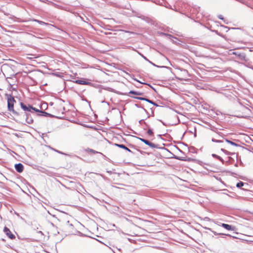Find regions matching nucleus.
Masks as SVG:
<instances>
[{
  "instance_id": "obj_1",
  "label": "nucleus",
  "mask_w": 253,
  "mask_h": 253,
  "mask_svg": "<svg viewBox=\"0 0 253 253\" xmlns=\"http://www.w3.org/2000/svg\"><path fill=\"white\" fill-rule=\"evenodd\" d=\"M5 95L7 98L8 111L12 112L14 115L16 116L20 115V114L14 109V103H16V100L14 97L12 95V94H10L6 93Z\"/></svg>"
},
{
  "instance_id": "obj_2",
  "label": "nucleus",
  "mask_w": 253,
  "mask_h": 253,
  "mask_svg": "<svg viewBox=\"0 0 253 253\" xmlns=\"http://www.w3.org/2000/svg\"><path fill=\"white\" fill-rule=\"evenodd\" d=\"M20 105L21 109L24 111V114H27V113H35L38 111V109L29 104H26L21 102Z\"/></svg>"
},
{
  "instance_id": "obj_3",
  "label": "nucleus",
  "mask_w": 253,
  "mask_h": 253,
  "mask_svg": "<svg viewBox=\"0 0 253 253\" xmlns=\"http://www.w3.org/2000/svg\"><path fill=\"white\" fill-rule=\"evenodd\" d=\"M34 114V113H27V114L23 115V116L26 118V122L27 124H32L33 123L34 120L32 116V114Z\"/></svg>"
},
{
  "instance_id": "obj_4",
  "label": "nucleus",
  "mask_w": 253,
  "mask_h": 253,
  "mask_svg": "<svg viewBox=\"0 0 253 253\" xmlns=\"http://www.w3.org/2000/svg\"><path fill=\"white\" fill-rule=\"evenodd\" d=\"M3 232L6 235V236L10 239H14L15 238V236L12 234L9 229L5 226L3 228Z\"/></svg>"
},
{
  "instance_id": "obj_5",
  "label": "nucleus",
  "mask_w": 253,
  "mask_h": 253,
  "mask_svg": "<svg viewBox=\"0 0 253 253\" xmlns=\"http://www.w3.org/2000/svg\"><path fill=\"white\" fill-rule=\"evenodd\" d=\"M37 113H38V115L40 116H43V117H49L50 118L56 117L55 116H54L51 114L47 113L44 111L39 110L38 109V111L37 112Z\"/></svg>"
},
{
  "instance_id": "obj_6",
  "label": "nucleus",
  "mask_w": 253,
  "mask_h": 253,
  "mask_svg": "<svg viewBox=\"0 0 253 253\" xmlns=\"http://www.w3.org/2000/svg\"><path fill=\"white\" fill-rule=\"evenodd\" d=\"M74 82L79 84H83V85H90V84H91V83L90 82H89L86 81V80H85L84 79H81L80 80H77Z\"/></svg>"
},
{
  "instance_id": "obj_7",
  "label": "nucleus",
  "mask_w": 253,
  "mask_h": 253,
  "mask_svg": "<svg viewBox=\"0 0 253 253\" xmlns=\"http://www.w3.org/2000/svg\"><path fill=\"white\" fill-rule=\"evenodd\" d=\"M14 168L19 173L22 172L24 169V166L21 163L16 164L14 166Z\"/></svg>"
},
{
  "instance_id": "obj_8",
  "label": "nucleus",
  "mask_w": 253,
  "mask_h": 253,
  "mask_svg": "<svg viewBox=\"0 0 253 253\" xmlns=\"http://www.w3.org/2000/svg\"><path fill=\"white\" fill-rule=\"evenodd\" d=\"M221 226L229 231H235L236 229L235 226L226 223H222Z\"/></svg>"
},
{
  "instance_id": "obj_9",
  "label": "nucleus",
  "mask_w": 253,
  "mask_h": 253,
  "mask_svg": "<svg viewBox=\"0 0 253 253\" xmlns=\"http://www.w3.org/2000/svg\"><path fill=\"white\" fill-rule=\"evenodd\" d=\"M115 146H117L119 148H122L124 150H126V151L130 152L131 153H133L132 151H131L129 149H128L126 146H125L124 144H118V143H114V144Z\"/></svg>"
},
{
  "instance_id": "obj_10",
  "label": "nucleus",
  "mask_w": 253,
  "mask_h": 253,
  "mask_svg": "<svg viewBox=\"0 0 253 253\" xmlns=\"http://www.w3.org/2000/svg\"><path fill=\"white\" fill-rule=\"evenodd\" d=\"M174 158L176 160H178L182 161L190 162L191 161V158L187 159L186 157H178V156H175L174 157Z\"/></svg>"
},
{
  "instance_id": "obj_11",
  "label": "nucleus",
  "mask_w": 253,
  "mask_h": 253,
  "mask_svg": "<svg viewBox=\"0 0 253 253\" xmlns=\"http://www.w3.org/2000/svg\"><path fill=\"white\" fill-rule=\"evenodd\" d=\"M225 141L227 143L231 144V145H233V146H236V147H240V145L239 144H238L237 143H236L235 142H233V141H231L230 140H229L228 139L225 138Z\"/></svg>"
},
{
  "instance_id": "obj_12",
  "label": "nucleus",
  "mask_w": 253,
  "mask_h": 253,
  "mask_svg": "<svg viewBox=\"0 0 253 253\" xmlns=\"http://www.w3.org/2000/svg\"><path fill=\"white\" fill-rule=\"evenodd\" d=\"M32 21L36 22L41 25H50L49 23H45L42 21H41V20L36 19H32Z\"/></svg>"
},
{
  "instance_id": "obj_13",
  "label": "nucleus",
  "mask_w": 253,
  "mask_h": 253,
  "mask_svg": "<svg viewBox=\"0 0 253 253\" xmlns=\"http://www.w3.org/2000/svg\"><path fill=\"white\" fill-rule=\"evenodd\" d=\"M129 93L136 95H142L143 94V93L142 92L134 90H130Z\"/></svg>"
},
{
  "instance_id": "obj_14",
  "label": "nucleus",
  "mask_w": 253,
  "mask_h": 253,
  "mask_svg": "<svg viewBox=\"0 0 253 253\" xmlns=\"http://www.w3.org/2000/svg\"><path fill=\"white\" fill-rule=\"evenodd\" d=\"M233 54L237 55L241 59H244L245 58V55L244 53H238L237 52H233Z\"/></svg>"
},
{
  "instance_id": "obj_15",
  "label": "nucleus",
  "mask_w": 253,
  "mask_h": 253,
  "mask_svg": "<svg viewBox=\"0 0 253 253\" xmlns=\"http://www.w3.org/2000/svg\"><path fill=\"white\" fill-rule=\"evenodd\" d=\"M212 156L213 157V158H215L216 159H217L218 160H219L220 161H221L223 164L224 163V161L223 160V159L220 156H218L216 154H212Z\"/></svg>"
},
{
  "instance_id": "obj_16",
  "label": "nucleus",
  "mask_w": 253,
  "mask_h": 253,
  "mask_svg": "<svg viewBox=\"0 0 253 253\" xmlns=\"http://www.w3.org/2000/svg\"><path fill=\"white\" fill-rule=\"evenodd\" d=\"M147 145H148L149 147L153 148H160V147H159L158 146V145L155 144L151 142H149Z\"/></svg>"
},
{
  "instance_id": "obj_17",
  "label": "nucleus",
  "mask_w": 253,
  "mask_h": 253,
  "mask_svg": "<svg viewBox=\"0 0 253 253\" xmlns=\"http://www.w3.org/2000/svg\"><path fill=\"white\" fill-rule=\"evenodd\" d=\"M245 184L247 185L248 184L240 181L236 184V187L237 188H240L242 187H243Z\"/></svg>"
},
{
  "instance_id": "obj_18",
  "label": "nucleus",
  "mask_w": 253,
  "mask_h": 253,
  "mask_svg": "<svg viewBox=\"0 0 253 253\" xmlns=\"http://www.w3.org/2000/svg\"><path fill=\"white\" fill-rule=\"evenodd\" d=\"M221 151H222L223 153H224L226 155H232L235 154L234 153L230 152L223 148L221 149Z\"/></svg>"
},
{
  "instance_id": "obj_19",
  "label": "nucleus",
  "mask_w": 253,
  "mask_h": 253,
  "mask_svg": "<svg viewBox=\"0 0 253 253\" xmlns=\"http://www.w3.org/2000/svg\"><path fill=\"white\" fill-rule=\"evenodd\" d=\"M134 105L137 108H142L145 113H148L147 111L142 106H141V104L138 103H135Z\"/></svg>"
},
{
  "instance_id": "obj_20",
  "label": "nucleus",
  "mask_w": 253,
  "mask_h": 253,
  "mask_svg": "<svg viewBox=\"0 0 253 253\" xmlns=\"http://www.w3.org/2000/svg\"><path fill=\"white\" fill-rule=\"evenodd\" d=\"M137 138L138 139L140 140L141 141H142L143 143H144L146 145H148L149 142H150L149 140H148L147 139H144V138H142L137 137Z\"/></svg>"
},
{
  "instance_id": "obj_21",
  "label": "nucleus",
  "mask_w": 253,
  "mask_h": 253,
  "mask_svg": "<svg viewBox=\"0 0 253 253\" xmlns=\"http://www.w3.org/2000/svg\"><path fill=\"white\" fill-rule=\"evenodd\" d=\"M147 134L149 135H150V136H152L154 134V133H153V130L151 129V128H149L147 130Z\"/></svg>"
},
{
  "instance_id": "obj_22",
  "label": "nucleus",
  "mask_w": 253,
  "mask_h": 253,
  "mask_svg": "<svg viewBox=\"0 0 253 253\" xmlns=\"http://www.w3.org/2000/svg\"><path fill=\"white\" fill-rule=\"evenodd\" d=\"M132 97L134 98L138 99V100H144V101L146 100V97Z\"/></svg>"
},
{
  "instance_id": "obj_23",
  "label": "nucleus",
  "mask_w": 253,
  "mask_h": 253,
  "mask_svg": "<svg viewBox=\"0 0 253 253\" xmlns=\"http://www.w3.org/2000/svg\"><path fill=\"white\" fill-rule=\"evenodd\" d=\"M189 152L194 153H196L195 148L193 146H191L189 148Z\"/></svg>"
},
{
  "instance_id": "obj_24",
  "label": "nucleus",
  "mask_w": 253,
  "mask_h": 253,
  "mask_svg": "<svg viewBox=\"0 0 253 253\" xmlns=\"http://www.w3.org/2000/svg\"><path fill=\"white\" fill-rule=\"evenodd\" d=\"M142 123H143L144 124L145 126L146 127H148V125L144 122V120L142 119L139 121V123L140 124H141Z\"/></svg>"
},
{
  "instance_id": "obj_25",
  "label": "nucleus",
  "mask_w": 253,
  "mask_h": 253,
  "mask_svg": "<svg viewBox=\"0 0 253 253\" xmlns=\"http://www.w3.org/2000/svg\"><path fill=\"white\" fill-rule=\"evenodd\" d=\"M211 141L212 142H216V143H220V142H222V140H217V139H214V138H212Z\"/></svg>"
},
{
  "instance_id": "obj_26",
  "label": "nucleus",
  "mask_w": 253,
  "mask_h": 253,
  "mask_svg": "<svg viewBox=\"0 0 253 253\" xmlns=\"http://www.w3.org/2000/svg\"><path fill=\"white\" fill-rule=\"evenodd\" d=\"M141 18L145 21H146L147 22H149V18L147 17H145L144 16H142L141 17Z\"/></svg>"
},
{
  "instance_id": "obj_27",
  "label": "nucleus",
  "mask_w": 253,
  "mask_h": 253,
  "mask_svg": "<svg viewBox=\"0 0 253 253\" xmlns=\"http://www.w3.org/2000/svg\"><path fill=\"white\" fill-rule=\"evenodd\" d=\"M162 34L165 35L166 36H167L169 38H174L172 35H170V34H166V33H162Z\"/></svg>"
},
{
  "instance_id": "obj_28",
  "label": "nucleus",
  "mask_w": 253,
  "mask_h": 253,
  "mask_svg": "<svg viewBox=\"0 0 253 253\" xmlns=\"http://www.w3.org/2000/svg\"><path fill=\"white\" fill-rule=\"evenodd\" d=\"M52 149L54 151H55V152H57L58 153H59V154H61L65 155V154H64L62 152H61V151H60L59 150H56V149H53V148H52Z\"/></svg>"
},
{
  "instance_id": "obj_29",
  "label": "nucleus",
  "mask_w": 253,
  "mask_h": 253,
  "mask_svg": "<svg viewBox=\"0 0 253 253\" xmlns=\"http://www.w3.org/2000/svg\"><path fill=\"white\" fill-rule=\"evenodd\" d=\"M106 90H108V91H112V92H114V89L112 88H110V87H106L105 88Z\"/></svg>"
},
{
  "instance_id": "obj_30",
  "label": "nucleus",
  "mask_w": 253,
  "mask_h": 253,
  "mask_svg": "<svg viewBox=\"0 0 253 253\" xmlns=\"http://www.w3.org/2000/svg\"><path fill=\"white\" fill-rule=\"evenodd\" d=\"M138 82H139V83L140 84H147V85H148L150 87H151L153 89L155 90L154 88L150 84H146V83H141L140 82L138 81V80H136Z\"/></svg>"
},
{
  "instance_id": "obj_31",
  "label": "nucleus",
  "mask_w": 253,
  "mask_h": 253,
  "mask_svg": "<svg viewBox=\"0 0 253 253\" xmlns=\"http://www.w3.org/2000/svg\"><path fill=\"white\" fill-rule=\"evenodd\" d=\"M217 17L219 19H221L222 20H224V17L222 15H218Z\"/></svg>"
},
{
  "instance_id": "obj_32",
  "label": "nucleus",
  "mask_w": 253,
  "mask_h": 253,
  "mask_svg": "<svg viewBox=\"0 0 253 253\" xmlns=\"http://www.w3.org/2000/svg\"><path fill=\"white\" fill-rule=\"evenodd\" d=\"M90 151L94 154L98 153V152L93 150V149H90Z\"/></svg>"
},
{
  "instance_id": "obj_33",
  "label": "nucleus",
  "mask_w": 253,
  "mask_h": 253,
  "mask_svg": "<svg viewBox=\"0 0 253 253\" xmlns=\"http://www.w3.org/2000/svg\"><path fill=\"white\" fill-rule=\"evenodd\" d=\"M54 75L57 77H61V76L60 75V74L59 73H54Z\"/></svg>"
},
{
  "instance_id": "obj_34",
  "label": "nucleus",
  "mask_w": 253,
  "mask_h": 253,
  "mask_svg": "<svg viewBox=\"0 0 253 253\" xmlns=\"http://www.w3.org/2000/svg\"><path fill=\"white\" fill-rule=\"evenodd\" d=\"M146 100H145V101H147V102L149 103L151 102V101L152 100H150V99H148L147 97L146 98Z\"/></svg>"
},
{
  "instance_id": "obj_35",
  "label": "nucleus",
  "mask_w": 253,
  "mask_h": 253,
  "mask_svg": "<svg viewBox=\"0 0 253 253\" xmlns=\"http://www.w3.org/2000/svg\"><path fill=\"white\" fill-rule=\"evenodd\" d=\"M141 55L145 60L148 61V59L145 56H144L143 55L141 54Z\"/></svg>"
},
{
  "instance_id": "obj_36",
  "label": "nucleus",
  "mask_w": 253,
  "mask_h": 253,
  "mask_svg": "<svg viewBox=\"0 0 253 253\" xmlns=\"http://www.w3.org/2000/svg\"><path fill=\"white\" fill-rule=\"evenodd\" d=\"M225 236H229V237H233V238H236V237H234V236H232L231 235H230V234H225Z\"/></svg>"
},
{
  "instance_id": "obj_37",
  "label": "nucleus",
  "mask_w": 253,
  "mask_h": 253,
  "mask_svg": "<svg viewBox=\"0 0 253 253\" xmlns=\"http://www.w3.org/2000/svg\"><path fill=\"white\" fill-rule=\"evenodd\" d=\"M149 63H150L151 64H152L153 66H156V65L154 64L153 63H152V62H151L150 60H148V61Z\"/></svg>"
},
{
  "instance_id": "obj_38",
  "label": "nucleus",
  "mask_w": 253,
  "mask_h": 253,
  "mask_svg": "<svg viewBox=\"0 0 253 253\" xmlns=\"http://www.w3.org/2000/svg\"><path fill=\"white\" fill-rule=\"evenodd\" d=\"M149 63H150L151 64H152L153 66H156V65L154 64L153 63H152V62H151L150 60H148V61Z\"/></svg>"
},
{
  "instance_id": "obj_39",
  "label": "nucleus",
  "mask_w": 253,
  "mask_h": 253,
  "mask_svg": "<svg viewBox=\"0 0 253 253\" xmlns=\"http://www.w3.org/2000/svg\"><path fill=\"white\" fill-rule=\"evenodd\" d=\"M149 63H150L151 64H152L153 66H156V65L154 64L153 63H152V62H151L150 60H148V61Z\"/></svg>"
},
{
  "instance_id": "obj_40",
  "label": "nucleus",
  "mask_w": 253,
  "mask_h": 253,
  "mask_svg": "<svg viewBox=\"0 0 253 253\" xmlns=\"http://www.w3.org/2000/svg\"><path fill=\"white\" fill-rule=\"evenodd\" d=\"M11 89H12V90H13V91H16V88L14 87H11Z\"/></svg>"
},
{
  "instance_id": "obj_41",
  "label": "nucleus",
  "mask_w": 253,
  "mask_h": 253,
  "mask_svg": "<svg viewBox=\"0 0 253 253\" xmlns=\"http://www.w3.org/2000/svg\"><path fill=\"white\" fill-rule=\"evenodd\" d=\"M153 105H154V106H157V107H159V106H160L159 105H158V104H157L156 103H155V102L154 103V104Z\"/></svg>"
},
{
  "instance_id": "obj_42",
  "label": "nucleus",
  "mask_w": 253,
  "mask_h": 253,
  "mask_svg": "<svg viewBox=\"0 0 253 253\" xmlns=\"http://www.w3.org/2000/svg\"><path fill=\"white\" fill-rule=\"evenodd\" d=\"M222 27H224V28H225V29H228V30H229V28L228 27H227V26H222Z\"/></svg>"
},
{
  "instance_id": "obj_43",
  "label": "nucleus",
  "mask_w": 253,
  "mask_h": 253,
  "mask_svg": "<svg viewBox=\"0 0 253 253\" xmlns=\"http://www.w3.org/2000/svg\"><path fill=\"white\" fill-rule=\"evenodd\" d=\"M40 1H42V2H45V1H46V0H39Z\"/></svg>"
},
{
  "instance_id": "obj_44",
  "label": "nucleus",
  "mask_w": 253,
  "mask_h": 253,
  "mask_svg": "<svg viewBox=\"0 0 253 253\" xmlns=\"http://www.w3.org/2000/svg\"><path fill=\"white\" fill-rule=\"evenodd\" d=\"M154 103H155V102H154L153 101L151 100V102L150 103L154 105Z\"/></svg>"
},
{
  "instance_id": "obj_45",
  "label": "nucleus",
  "mask_w": 253,
  "mask_h": 253,
  "mask_svg": "<svg viewBox=\"0 0 253 253\" xmlns=\"http://www.w3.org/2000/svg\"><path fill=\"white\" fill-rule=\"evenodd\" d=\"M245 108L246 110H248V111H251V110H250V109H249V108H248L247 107H245Z\"/></svg>"
},
{
  "instance_id": "obj_46",
  "label": "nucleus",
  "mask_w": 253,
  "mask_h": 253,
  "mask_svg": "<svg viewBox=\"0 0 253 253\" xmlns=\"http://www.w3.org/2000/svg\"><path fill=\"white\" fill-rule=\"evenodd\" d=\"M179 151H180V153H182L184 154V153L182 151H181V150L179 149Z\"/></svg>"
},
{
  "instance_id": "obj_47",
  "label": "nucleus",
  "mask_w": 253,
  "mask_h": 253,
  "mask_svg": "<svg viewBox=\"0 0 253 253\" xmlns=\"http://www.w3.org/2000/svg\"><path fill=\"white\" fill-rule=\"evenodd\" d=\"M219 235H225V234H223V233H218Z\"/></svg>"
},
{
  "instance_id": "obj_48",
  "label": "nucleus",
  "mask_w": 253,
  "mask_h": 253,
  "mask_svg": "<svg viewBox=\"0 0 253 253\" xmlns=\"http://www.w3.org/2000/svg\"><path fill=\"white\" fill-rule=\"evenodd\" d=\"M235 167H238V164L237 163H236L235 165H234Z\"/></svg>"
},
{
  "instance_id": "obj_49",
  "label": "nucleus",
  "mask_w": 253,
  "mask_h": 253,
  "mask_svg": "<svg viewBox=\"0 0 253 253\" xmlns=\"http://www.w3.org/2000/svg\"><path fill=\"white\" fill-rule=\"evenodd\" d=\"M214 235H219V234H218V233H216L215 232H214Z\"/></svg>"
},
{
  "instance_id": "obj_50",
  "label": "nucleus",
  "mask_w": 253,
  "mask_h": 253,
  "mask_svg": "<svg viewBox=\"0 0 253 253\" xmlns=\"http://www.w3.org/2000/svg\"><path fill=\"white\" fill-rule=\"evenodd\" d=\"M231 174H232V175H234V174H236V173H234V172H232V173H231Z\"/></svg>"
},
{
  "instance_id": "obj_51",
  "label": "nucleus",
  "mask_w": 253,
  "mask_h": 253,
  "mask_svg": "<svg viewBox=\"0 0 253 253\" xmlns=\"http://www.w3.org/2000/svg\"><path fill=\"white\" fill-rule=\"evenodd\" d=\"M39 233H40L41 234H42V235H43V233L42 231H39Z\"/></svg>"
},
{
  "instance_id": "obj_52",
  "label": "nucleus",
  "mask_w": 253,
  "mask_h": 253,
  "mask_svg": "<svg viewBox=\"0 0 253 253\" xmlns=\"http://www.w3.org/2000/svg\"><path fill=\"white\" fill-rule=\"evenodd\" d=\"M158 136L161 137V134H159Z\"/></svg>"
},
{
  "instance_id": "obj_53",
  "label": "nucleus",
  "mask_w": 253,
  "mask_h": 253,
  "mask_svg": "<svg viewBox=\"0 0 253 253\" xmlns=\"http://www.w3.org/2000/svg\"><path fill=\"white\" fill-rule=\"evenodd\" d=\"M231 29H236V28H232Z\"/></svg>"
},
{
  "instance_id": "obj_54",
  "label": "nucleus",
  "mask_w": 253,
  "mask_h": 253,
  "mask_svg": "<svg viewBox=\"0 0 253 253\" xmlns=\"http://www.w3.org/2000/svg\"><path fill=\"white\" fill-rule=\"evenodd\" d=\"M162 123H163V124L164 125H165V123H164V122H162Z\"/></svg>"
},
{
  "instance_id": "obj_55",
  "label": "nucleus",
  "mask_w": 253,
  "mask_h": 253,
  "mask_svg": "<svg viewBox=\"0 0 253 253\" xmlns=\"http://www.w3.org/2000/svg\"><path fill=\"white\" fill-rule=\"evenodd\" d=\"M194 136H196V133H195Z\"/></svg>"
}]
</instances>
